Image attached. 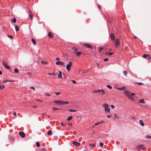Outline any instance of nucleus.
Instances as JSON below:
<instances>
[{
    "label": "nucleus",
    "instance_id": "26",
    "mask_svg": "<svg viewBox=\"0 0 151 151\" xmlns=\"http://www.w3.org/2000/svg\"><path fill=\"white\" fill-rule=\"evenodd\" d=\"M123 74L125 76H126L127 74V71H124L123 72Z\"/></svg>",
    "mask_w": 151,
    "mask_h": 151
},
{
    "label": "nucleus",
    "instance_id": "38",
    "mask_svg": "<svg viewBox=\"0 0 151 151\" xmlns=\"http://www.w3.org/2000/svg\"><path fill=\"white\" fill-rule=\"evenodd\" d=\"M36 146L37 147H39L40 146V145L39 142H37L36 143Z\"/></svg>",
    "mask_w": 151,
    "mask_h": 151
},
{
    "label": "nucleus",
    "instance_id": "2",
    "mask_svg": "<svg viewBox=\"0 0 151 151\" xmlns=\"http://www.w3.org/2000/svg\"><path fill=\"white\" fill-rule=\"evenodd\" d=\"M54 103L59 104L60 105H63L65 104H67L69 103L68 101H53Z\"/></svg>",
    "mask_w": 151,
    "mask_h": 151
},
{
    "label": "nucleus",
    "instance_id": "31",
    "mask_svg": "<svg viewBox=\"0 0 151 151\" xmlns=\"http://www.w3.org/2000/svg\"><path fill=\"white\" fill-rule=\"evenodd\" d=\"M81 54V52H78L76 54V55L78 56H79L80 55V54Z\"/></svg>",
    "mask_w": 151,
    "mask_h": 151
},
{
    "label": "nucleus",
    "instance_id": "11",
    "mask_svg": "<svg viewBox=\"0 0 151 151\" xmlns=\"http://www.w3.org/2000/svg\"><path fill=\"white\" fill-rule=\"evenodd\" d=\"M114 37L115 35L113 33H111L110 35V38L112 40H114Z\"/></svg>",
    "mask_w": 151,
    "mask_h": 151
},
{
    "label": "nucleus",
    "instance_id": "50",
    "mask_svg": "<svg viewBox=\"0 0 151 151\" xmlns=\"http://www.w3.org/2000/svg\"><path fill=\"white\" fill-rule=\"evenodd\" d=\"M71 82H72L74 83H76V82L74 80H71Z\"/></svg>",
    "mask_w": 151,
    "mask_h": 151
},
{
    "label": "nucleus",
    "instance_id": "18",
    "mask_svg": "<svg viewBox=\"0 0 151 151\" xmlns=\"http://www.w3.org/2000/svg\"><path fill=\"white\" fill-rule=\"evenodd\" d=\"M62 73L61 71H60L59 72V74L58 75V77L59 78H62Z\"/></svg>",
    "mask_w": 151,
    "mask_h": 151
},
{
    "label": "nucleus",
    "instance_id": "4",
    "mask_svg": "<svg viewBox=\"0 0 151 151\" xmlns=\"http://www.w3.org/2000/svg\"><path fill=\"white\" fill-rule=\"evenodd\" d=\"M72 65V63L71 62H69L68 64L67 65L66 69L68 71L70 70Z\"/></svg>",
    "mask_w": 151,
    "mask_h": 151
},
{
    "label": "nucleus",
    "instance_id": "21",
    "mask_svg": "<svg viewBox=\"0 0 151 151\" xmlns=\"http://www.w3.org/2000/svg\"><path fill=\"white\" fill-rule=\"evenodd\" d=\"M139 103H145V101L144 99H141L139 101Z\"/></svg>",
    "mask_w": 151,
    "mask_h": 151
},
{
    "label": "nucleus",
    "instance_id": "44",
    "mask_svg": "<svg viewBox=\"0 0 151 151\" xmlns=\"http://www.w3.org/2000/svg\"><path fill=\"white\" fill-rule=\"evenodd\" d=\"M146 137L147 138H151V136H150L149 135H147L146 136Z\"/></svg>",
    "mask_w": 151,
    "mask_h": 151
},
{
    "label": "nucleus",
    "instance_id": "28",
    "mask_svg": "<svg viewBox=\"0 0 151 151\" xmlns=\"http://www.w3.org/2000/svg\"><path fill=\"white\" fill-rule=\"evenodd\" d=\"M149 56V55H147V54H144L143 55V57L144 58H145L147 57H148Z\"/></svg>",
    "mask_w": 151,
    "mask_h": 151
},
{
    "label": "nucleus",
    "instance_id": "23",
    "mask_svg": "<svg viewBox=\"0 0 151 151\" xmlns=\"http://www.w3.org/2000/svg\"><path fill=\"white\" fill-rule=\"evenodd\" d=\"M32 42H33V43L34 45H35L36 44L35 40L34 39H33V38L32 39Z\"/></svg>",
    "mask_w": 151,
    "mask_h": 151
},
{
    "label": "nucleus",
    "instance_id": "9",
    "mask_svg": "<svg viewBox=\"0 0 151 151\" xmlns=\"http://www.w3.org/2000/svg\"><path fill=\"white\" fill-rule=\"evenodd\" d=\"M71 49L72 50H70V51H71L74 53H76L77 51L78 50L75 47H72Z\"/></svg>",
    "mask_w": 151,
    "mask_h": 151
},
{
    "label": "nucleus",
    "instance_id": "47",
    "mask_svg": "<svg viewBox=\"0 0 151 151\" xmlns=\"http://www.w3.org/2000/svg\"><path fill=\"white\" fill-rule=\"evenodd\" d=\"M68 126H71L72 124L71 123H68V124H67Z\"/></svg>",
    "mask_w": 151,
    "mask_h": 151
},
{
    "label": "nucleus",
    "instance_id": "52",
    "mask_svg": "<svg viewBox=\"0 0 151 151\" xmlns=\"http://www.w3.org/2000/svg\"><path fill=\"white\" fill-rule=\"evenodd\" d=\"M45 95L46 96H50V95L49 94H48L47 93H46L45 94Z\"/></svg>",
    "mask_w": 151,
    "mask_h": 151
},
{
    "label": "nucleus",
    "instance_id": "3",
    "mask_svg": "<svg viewBox=\"0 0 151 151\" xmlns=\"http://www.w3.org/2000/svg\"><path fill=\"white\" fill-rule=\"evenodd\" d=\"M114 42L115 44V47L116 48H118L119 46L120 42L118 38H116L115 40H114Z\"/></svg>",
    "mask_w": 151,
    "mask_h": 151
},
{
    "label": "nucleus",
    "instance_id": "64",
    "mask_svg": "<svg viewBox=\"0 0 151 151\" xmlns=\"http://www.w3.org/2000/svg\"><path fill=\"white\" fill-rule=\"evenodd\" d=\"M60 59L59 58H56V60H58Z\"/></svg>",
    "mask_w": 151,
    "mask_h": 151
},
{
    "label": "nucleus",
    "instance_id": "56",
    "mask_svg": "<svg viewBox=\"0 0 151 151\" xmlns=\"http://www.w3.org/2000/svg\"><path fill=\"white\" fill-rule=\"evenodd\" d=\"M41 151H45V150L44 148H42L41 149Z\"/></svg>",
    "mask_w": 151,
    "mask_h": 151
},
{
    "label": "nucleus",
    "instance_id": "7",
    "mask_svg": "<svg viewBox=\"0 0 151 151\" xmlns=\"http://www.w3.org/2000/svg\"><path fill=\"white\" fill-rule=\"evenodd\" d=\"M55 63L57 65H60L61 66H63L64 64V63L63 62L60 61L56 62Z\"/></svg>",
    "mask_w": 151,
    "mask_h": 151
},
{
    "label": "nucleus",
    "instance_id": "40",
    "mask_svg": "<svg viewBox=\"0 0 151 151\" xmlns=\"http://www.w3.org/2000/svg\"><path fill=\"white\" fill-rule=\"evenodd\" d=\"M107 87H108V88H110V89L112 88V87L111 86H110L109 85H107Z\"/></svg>",
    "mask_w": 151,
    "mask_h": 151
},
{
    "label": "nucleus",
    "instance_id": "37",
    "mask_svg": "<svg viewBox=\"0 0 151 151\" xmlns=\"http://www.w3.org/2000/svg\"><path fill=\"white\" fill-rule=\"evenodd\" d=\"M48 74L49 75H55V73H48Z\"/></svg>",
    "mask_w": 151,
    "mask_h": 151
},
{
    "label": "nucleus",
    "instance_id": "63",
    "mask_svg": "<svg viewBox=\"0 0 151 151\" xmlns=\"http://www.w3.org/2000/svg\"><path fill=\"white\" fill-rule=\"evenodd\" d=\"M96 126V125H95V124H93V128H94Z\"/></svg>",
    "mask_w": 151,
    "mask_h": 151
},
{
    "label": "nucleus",
    "instance_id": "29",
    "mask_svg": "<svg viewBox=\"0 0 151 151\" xmlns=\"http://www.w3.org/2000/svg\"><path fill=\"white\" fill-rule=\"evenodd\" d=\"M12 21L13 23H15L16 22V19L15 18H14L12 20Z\"/></svg>",
    "mask_w": 151,
    "mask_h": 151
},
{
    "label": "nucleus",
    "instance_id": "15",
    "mask_svg": "<svg viewBox=\"0 0 151 151\" xmlns=\"http://www.w3.org/2000/svg\"><path fill=\"white\" fill-rule=\"evenodd\" d=\"M139 124L142 126H144V123L142 120H140L139 121Z\"/></svg>",
    "mask_w": 151,
    "mask_h": 151
},
{
    "label": "nucleus",
    "instance_id": "42",
    "mask_svg": "<svg viewBox=\"0 0 151 151\" xmlns=\"http://www.w3.org/2000/svg\"><path fill=\"white\" fill-rule=\"evenodd\" d=\"M72 47H72V46H69L68 47V50H70H70H72L71 49V48Z\"/></svg>",
    "mask_w": 151,
    "mask_h": 151
},
{
    "label": "nucleus",
    "instance_id": "48",
    "mask_svg": "<svg viewBox=\"0 0 151 151\" xmlns=\"http://www.w3.org/2000/svg\"><path fill=\"white\" fill-rule=\"evenodd\" d=\"M30 88L33 89L34 90H35V88L34 87L31 86L30 87Z\"/></svg>",
    "mask_w": 151,
    "mask_h": 151
},
{
    "label": "nucleus",
    "instance_id": "19",
    "mask_svg": "<svg viewBox=\"0 0 151 151\" xmlns=\"http://www.w3.org/2000/svg\"><path fill=\"white\" fill-rule=\"evenodd\" d=\"M103 106L105 108H108V105L107 104H104L103 105Z\"/></svg>",
    "mask_w": 151,
    "mask_h": 151
},
{
    "label": "nucleus",
    "instance_id": "62",
    "mask_svg": "<svg viewBox=\"0 0 151 151\" xmlns=\"http://www.w3.org/2000/svg\"><path fill=\"white\" fill-rule=\"evenodd\" d=\"M61 125L62 126H64V125L63 124V122H61Z\"/></svg>",
    "mask_w": 151,
    "mask_h": 151
},
{
    "label": "nucleus",
    "instance_id": "34",
    "mask_svg": "<svg viewBox=\"0 0 151 151\" xmlns=\"http://www.w3.org/2000/svg\"><path fill=\"white\" fill-rule=\"evenodd\" d=\"M41 63H42V64L43 65H45V64H47V62L45 61H41Z\"/></svg>",
    "mask_w": 151,
    "mask_h": 151
},
{
    "label": "nucleus",
    "instance_id": "35",
    "mask_svg": "<svg viewBox=\"0 0 151 151\" xmlns=\"http://www.w3.org/2000/svg\"><path fill=\"white\" fill-rule=\"evenodd\" d=\"M4 87V85H0V89H2Z\"/></svg>",
    "mask_w": 151,
    "mask_h": 151
},
{
    "label": "nucleus",
    "instance_id": "1",
    "mask_svg": "<svg viewBox=\"0 0 151 151\" xmlns=\"http://www.w3.org/2000/svg\"><path fill=\"white\" fill-rule=\"evenodd\" d=\"M124 92L126 96L129 98H131L132 96H134L135 95V94L133 93L131 94L128 90H125L124 91Z\"/></svg>",
    "mask_w": 151,
    "mask_h": 151
},
{
    "label": "nucleus",
    "instance_id": "8",
    "mask_svg": "<svg viewBox=\"0 0 151 151\" xmlns=\"http://www.w3.org/2000/svg\"><path fill=\"white\" fill-rule=\"evenodd\" d=\"M83 45L85 47L89 48L91 49L92 48L91 46L88 44L85 43L83 44Z\"/></svg>",
    "mask_w": 151,
    "mask_h": 151
},
{
    "label": "nucleus",
    "instance_id": "33",
    "mask_svg": "<svg viewBox=\"0 0 151 151\" xmlns=\"http://www.w3.org/2000/svg\"><path fill=\"white\" fill-rule=\"evenodd\" d=\"M95 144H89V146L92 147H95Z\"/></svg>",
    "mask_w": 151,
    "mask_h": 151
},
{
    "label": "nucleus",
    "instance_id": "13",
    "mask_svg": "<svg viewBox=\"0 0 151 151\" xmlns=\"http://www.w3.org/2000/svg\"><path fill=\"white\" fill-rule=\"evenodd\" d=\"M99 93L101 94H104L105 93V91L103 90H99Z\"/></svg>",
    "mask_w": 151,
    "mask_h": 151
},
{
    "label": "nucleus",
    "instance_id": "45",
    "mask_svg": "<svg viewBox=\"0 0 151 151\" xmlns=\"http://www.w3.org/2000/svg\"><path fill=\"white\" fill-rule=\"evenodd\" d=\"M55 93L57 95H58L60 93V92H59L57 93V92H55Z\"/></svg>",
    "mask_w": 151,
    "mask_h": 151
},
{
    "label": "nucleus",
    "instance_id": "43",
    "mask_svg": "<svg viewBox=\"0 0 151 151\" xmlns=\"http://www.w3.org/2000/svg\"><path fill=\"white\" fill-rule=\"evenodd\" d=\"M103 145H104V144L103 143H102V142L100 143V146L102 147L103 146Z\"/></svg>",
    "mask_w": 151,
    "mask_h": 151
},
{
    "label": "nucleus",
    "instance_id": "49",
    "mask_svg": "<svg viewBox=\"0 0 151 151\" xmlns=\"http://www.w3.org/2000/svg\"><path fill=\"white\" fill-rule=\"evenodd\" d=\"M108 58H105L104 59V61H106L108 60Z\"/></svg>",
    "mask_w": 151,
    "mask_h": 151
},
{
    "label": "nucleus",
    "instance_id": "17",
    "mask_svg": "<svg viewBox=\"0 0 151 151\" xmlns=\"http://www.w3.org/2000/svg\"><path fill=\"white\" fill-rule=\"evenodd\" d=\"M104 110L106 112H108L109 113L110 112V109L109 108H105Z\"/></svg>",
    "mask_w": 151,
    "mask_h": 151
},
{
    "label": "nucleus",
    "instance_id": "53",
    "mask_svg": "<svg viewBox=\"0 0 151 151\" xmlns=\"http://www.w3.org/2000/svg\"><path fill=\"white\" fill-rule=\"evenodd\" d=\"M8 37H9L10 38H11L13 37L11 35H8Z\"/></svg>",
    "mask_w": 151,
    "mask_h": 151
},
{
    "label": "nucleus",
    "instance_id": "51",
    "mask_svg": "<svg viewBox=\"0 0 151 151\" xmlns=\"http://www.w3.org/2000/svg\"><path fill=\"white\" fill-rule=\"evenodd\" d=\"M148 61L150 62H151V57H150L148 58Z\"/></svg>",
    "mask_w": 151,
    "mask_h": 151
},
{
    "label": "nucleus",
    "instance_id": "30",
    "mask_svg": "<svg viewBox=\"0 0 151 151\" xmlns=\"http://www.w3.org/2000/svg\"><path fill=\"white\" fill-rule=\"evenodd\" d=\"M99 90H95L93 91V92L94 93H99Z\"/></svg>",
    "mask_w": 151,
    "mask_h": 151
},
{
    "label": "nucleus",
    "instance_id": "12",
    "mask_svg": "<svg viewBox=\"0 0 151 151\" xmlns=\"http://www.w3.org/2000/svg\"><path fill=\"white\" fill-rule=\"evenodd\" d=\"M3 65L6 68L8 69L10 68V67L9 66H8L6 63H3Z\"/></svg>",
    "mask_w": 151,
    "mask_h": 151
},
{
    "label": "nucleus",
    "instance_id": "46",
    "mask_svg": "<svg viewBox=\"0 0 151 151\" xmlns=\"http://www.w3.org/2000/svg\"><path fill=\"white\" fill-rule=\"evenodd\" d=\"M10 81H7V80H4V81H3V82L4 83H6L7 82H10Z\"/></svg>",
    "mask_w": 151,
    "mask_h": 151
},
{
    "label": "nucleus",
    "instance_id": "22",
    "mask_svg": "<svg viewBox=\"0 0 151 151\" xmlns=\"http://www.w3.org/2000/svg\"><path fill=\"white\" fill-rule=\"evenodd\" d=\"M15 29H16V31H19V27H18V25H15Z\"/></svg>",
    "mask_w": 151,
    "mask_h": 151
},
{
    "label": "nucleus",
    "instance_id": "58",
    "mask_svg": "<svg viewBox=\"0 0 151 151\" xmlns=\"http://www.w3.org/2000/svg\"><path fill=\"white\" fill-rule=\"evenodd\" d=\"M99 124H99V122H98V123H96L95 124V125H99Z\"/></svg>",
    "mask_w": 151,
    "mask_h": 151
},
{
    "label": "nucleus",
    "instance_id": "20",
    "mask_svg": "<svg viewBox=\"0 0 151 151\" xmlns=\"http://www.w3.org/2000/svg\"><path fill=\"white\" fill-rule=\"evenodd\" d=\"M48 35L49 37H52V34L51 32H49Z\"/></svg>",
    "mask_w": 151,
    "mask_h": 151
},
{
    "label": "nucleus",
    "instance_id": "36",
    "mask_svg": "<svg viewBox=\"0 0 151 151\" xmlns=\"http://www.w3.org/2000/svg\"><path fill=\"white\" fill-rule=\"evenodd\" d=\"M136 83L139 85H142L143 84V83Z\"/></svg>",
    "mask_w": 151,
    "mask_h": 151
},
{
    "label": "nucleus",
    "instance_id": "6",
    "mask_svg": "<svg viewBox=\"0 0 151 151\" xmlns=\"http://www.w3.org/2000/svg\"><path fill=\"white\" fill-rule=\"evenodd\" d=\"M19 134L22 138H24L25 137V134L24 132H20L19 133Z\"/></svg>",
    "mask_w": 151,
    "mask_h": 151
},
{
    "label": "nucleus",
    "instance_id": "5",
    "mask_svg": "<svg viewBox=\"0 0 151 151\" xmlns=\"http://www.w3.org/2000/svg\"><path fill=\"white\" fill-rule=\"evenodd\" d=\"M144 145H143L141 144L137 146L135 148V150H136L137 149H143Z\"/></svg>",
    "mask_w": 151,
    "mask_h": 151
},
{
    "label": "nucleus",
    "instance_id": "25",
    "mask_svg": "<svg viewBox=\"0 0 151 151\" xmlns=\"http://www.w3.org/2000/svg\"><path fill=\"white\" fill-rule=\"evenodd\" d=\"M19 70H18L17 68H15L14 69V72L15 73H18L19 72Z\"/></svg>",
    "mask_w": 151,
    "mask_h": 151
},
{
    "label": "nucleus",
    "instance_id": "16",
    "mask_svg": "<svg viewBox=\"0 0 151 151\" xmlns=\"http://www.w3.org/2000/svg\"><path fill=\"white\" fill-rule=\"evenodd\" d=\"M73 117L72 116H70L67 119V121H70L72 119Z\"/></svg>",
    "mask_w": 151,
    "mask_h": 151
},
{
    "label": "nucleus",
    "instance_id": "55",
    "mask_svg": "<svg viewBox=\"0 0 151 151\" xmlns=\"http://www.w3.org/2000/svg\"><path fill=\"white\" fill-rule=\"evenodd\" d=\"M113 54V52H109V55H112Z\"/></svg>",
    "mask_w": 151,
    "mask_h": 151
},
{
    "label": "nucleus",
    "instance_id": "10",
    "mask_svg": "<svg viewBox=\"0 0 151 151\" xmlns=\"http://www.w3.org/2000/svg\"><path fill=\"white\" fill-rule=\"evenodd\" d=\"M72 143L73 145L77 146H80L81 144L80 143L75 141H73L72 142Z\"/></svg>",
    "mask_w": 151,
    "mask_h": 151
},
{
    "label": "nucleus",
    "instance_id": "61",
    "mask_svg": "<svg viewBox=\"0 0 151 151\" xmlns=\"http://www.w3.org/2000/svg\"><path fill=\"white\" fill-rule=\"evenodd\" d=\"M107 117L108 118H110L111 117V115H108L107 116Z\"/></svg>",
    "mask_w": 151,
    "mask_h": 151
},
{
    "label": "nucleus",
    "instance_id": "27",
    "mask_svg": "<svg viewBox=\"0 0 151 151\" xmlns=\"http://www.w3.org/2000/svg\"><path fill=\"white\" fill-rule=\"evenodd\" d=\"M30 18L32 20L33 19V15L31 12H30Z\"/></svg>",
    "mask_w": 151,
    "mask_h": 151
},
{
    "label": "nucleus",
    "instance_id": "60",
    "mask_svg": "<svg viewBox=\"0 0 151 151\" xmlns=\"http://www.w3.org/2000/svg\"><path fill=\"white\" fill-rule=\"evenodd\" d=\"M98 6L99 7V8H100V9H101V6L100 5H99V4H98Z\"/></svg>",
    "mask_w": 151,
    "mask_h": 151
},
{
    "label": "nucleus",
    "instance_id": "24",
    "mask_svg": "<svg viewBox=\"0 0 151 151\" xmlns=\"http://www.w3.org/2000/svg\"><path fill=\"white\" fill-rule=\"evenodd\" d=\"M52 131L50 130L48 131L47 134L48 135H50L52 134Z\"/></svg>",
    "mask_w": 151,
    "mask_h": 151
},
{
    "label": "nucleus",
    "instance_id": "57",
    "mask_svg": "<svg viewBox=\"0 0 151 151\" xmlns=\"http://www.w3.org/2000/svg\"><path fill=\"white\" fill-rule=\"evenodd\" d=\"M13 114L15 116H16L17 114L15 112H14L13 113Z\"/></svg>",
    "mask_w": 151,
    "mask_h": 151
},
{
    "label": "nucleus",
    "instance_id": "39",
    "mask_svg": "<svg viewBox=\"0 0 151 151\" xmlns=\"http://www.w3.org/2000/svg\"><path fill=\"white\" fill-rule=\"evenodd\" d=\"M52 109L54 110H57L58 109L57 108L54 107H52Z\"/></svg>",
    "mask_w": 151,
    "mask_h": 151
},
{
    "label": "nucleus",
    "instance_id": "59",
    "mask_svg": "<svg viewBox=\"0 0 151 151\" xmlns=\"http://www.w3.org/2000/svg\"><path fill=\"white\" fill-rule=\"evenodd\" d=\"M104 122L103 121H101L99 122L100 124H102L104 123Z\"/></svg>",
    "mask_w": 151,
    "mask_h": 151
},
{
    "label": "nucleus",
    "instance_id": "14",
    "mask_svg": "<svg viewBox=\"0 0 151 151\" xmlns=\"http://www.w3.org/2000/svg\"><path fill=\"white\" fill-rule=\"evenodd\" d=\"M116 88L119 90H123L126 88V87L125 86H123L122 88L117 87Z\"/></svg>",
    "mask_w": 151,
    "mask_h": 151
},
{
    "label": "nucleus",
    "instance_id": "32",
    "mask_svg": "<svg viewBox=\"0 0 151 151\" xmlns=\"http://www.w3.org/2000/svg\"><path fill=\"white\" fill-rule=\"evenodd\" d=\"M68 111L70 112H76V111H77V110H72V109H69Z\"/></svg>",
    "mask_w": 151,
    "mask_h": 151
},
{
    "label": "nucleus",
    "instance_id": "54",
    "mask_svg": "<svg viewBox=\"0 0 151 151\" xmlns=\"http://www.w3.org/2000/svg\"><path fill=\"white\" fill-rule=\"evenodd\" d=\"M111 108H112V109H113L114 108L115 106L114 105H111Z\"/></svg>",
    "mask_w": 151,
    "mask_h": 151
},
{
    "label": "nucleus",
    "instance_id": "41",
    "mask_svg": "<svg viewBox=\"0 0 151 151\" xmlns=\"http://www.w3.org/2000/svg\"><path fill=\"white\" fill-rule=\"evenodd\" d=\"M103 49V48L102 47H101L100 48H99V51L100 52H101V50H102Z\"/></svg>",
    "mask_w": 151,
    "mask_h": 151
}]
</instances>
